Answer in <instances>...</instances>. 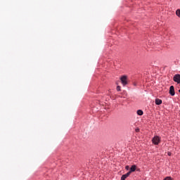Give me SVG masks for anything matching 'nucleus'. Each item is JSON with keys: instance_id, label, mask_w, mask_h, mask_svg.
<instances>
[{"instance_id": "nucleus-1", "label": "nucleus", "mask_w": 180, "mask_h": 180, "mask_svg": "<svg viewBox=\"0 0 180 180\" xmlns=\"http://www.w3.org/2000/svg\"><path fill=\"white\" fill-rule=\"evenodd\" d=\"M160 140L161 139H160V136H155V137L153 138L152 141L153 143L155 144V146H158V144H160Z\"/></svg>"}, {"instance_id": "nucleus-2", "label": "nucleus", "mask_w": 180, "mask_h": 180, "mask_svg": "<svg viewBox=\"0 0 180 180\" xmlns=\"http://www.w3.org/2000/svg\"><path fill=\"white\" fill-rule=\"evenodd\" d=\"M173 81H174V82H176L177 84H180V75H175L173 77Z\"/></svg>"}, {"instance_id": "nucleus-3", "label": "nucleus", "mask_w": 180, "mask_h": 180, "mask_svg": "<svg viewBox=\"0 0 180 180\" xmlns=\"http://www.w3.org/2000/svg\"><path fill=\"white\" fill-rule=\"evenodd\" d=\"M120 79L122 85H127V76H122Z\"/></svg>"}, {"instance_id": "nucleus-4", "label": "nucleus", "mask_w": 180, "mask_h": 180, "mask_svg": "<svg viewBox=\"0 0 180 180\" xmlns=\"http://www.w3.org/2000/svg\"><path fill=\"white\" fill-rule=\"evenodd\" d=\"M169 94L172 96H174L175 95V89L174 88V86H170Z\"/></svg>"}, {"instance_id": "nucleus-5", "label": "nucleus", "mask_w": 180, "mask_h": 180, "mask_svg": "<svg viewBox=\"0 0 180 180\" xmlns=\"http://www.w3.org/2000/svg\"><path fill=\"white\" fill-rule=\"evenodd\" d=\"M130 176V172H128L127 174H124L121 177V180H126V178Z\"/></svg>"}, {"instance_id": "nucleus-6", "label": "nucleus", "mask_w": 180, "mask_h": 180, "mask_svg": "<svg viewBox=\"0 0 180 180\" xmlns=\"http://www.w3.org/2000/svg\"><path fill=\"white\" fill-rule=\"evenodd\" d=\"M155 103L156 105H161V103H162V100L160 98H156Z\"/></svg>"}, {"instance_id": "nucleus-7", "label": "nucleus", "mask_w": 180, "mask_h": 180, "mask_svg": "<svg viewBox=\"0 0 180 180\" xmlns=\"http://www.w3.org/2000/svg\"><path fill=\"white\" fill-rule=\"evenodd\" d=\"M136 165H132L130 168V171H129L130 174H131V172H134V171H136Z\"/></svg>"}, {"instance_id": "nucleus-8", "label": "nucleus", "mask_w": 180, "mask_h": 180, "mask_svg": "<svg viewBox=\"0 0 180 180\" xmlns=\"http://www.w3.org/2000/svg\"><path fill=\"white\" fill-rule=\"evenodd\" d=\"M143 110H137V115H139V116H143Z\"/></svg>"}, {"instance_id": "nucleus-9", "label": "nucleus", "mask_w": 180, "mask_h": 180, "mask_svg": "<svg viewBox=\"0 0 180 180\" xmlns=\"http://www.w3.org/2000/svg\"><path fill=\"white\" fill-rule=\"evenodd\" d=\"M176 16H178L179 18H180V9H177L176 11Z\"/></svg>"}, {"instance_id": "nucleus-10", "label": "nucleus", "mask_w": 180, "mask_h": 180, "mask_svg": "<svg viewBox=\"0 0 180 180\" xmlns=\"http://www.w3.org/2000/svg\"><path fill=\"white\" fill-rule=\"evenodd\" d=\"M164 180H172V179L169 176H167Z\"/></svg>"}, {"instance_id": "nucleus-11", "label": "nucleus", "mask_w": 180, "mask_h": 180, "mask_svg": "<svg viewBox=\"0 0 180 180\" xmlns=\"http://www.w3.org/2000/svg\"><path fill=\"white\" fill-rule=\"evenodd\" d=\"M120 88H121L120 86H117V91H121Z\"/></svg>"}, {"instance_id": "nucleus-12", "label": "nucleus", "mask_w": 180, "mask_h": 180, "mask_svg": "<svg viewBox=\"0 0 180 180\" xmlns=\"http://www.w3.org/2000/svg\"><path fill=\"white\" fill-rule=\"evenodd\" d=\"M135 131H136V133H139V131H140V129L136 128V129H135Z\"/></svg>"}, {"instance_id": "nucleus-13", "label": "nucleus", "mask_w": 180, "mask_h": 180, "mask_svg": "<svg viewBox=\"0 0 180 180\" xmlns=\"http://www.w3.org/2000/svg\"><path fill=\"white\" fill-rule=\"evenodd\" d=\"M167 155L171 156V152H168Z\"/></svg>"}, {"instance_id": "nucleus-14", "label": "nucleus", "mask_w": 180, "mask_h": 180, "mask_svg": "<svg viewBox=\"0 0 180 180\" xmlns=\"http://www.w3.org/2000/svg\"><path fill=\"white\" fill-rule=\"evenodd\" d=\"M126 169H129V166H126Z\"/></svg>"}, {"instance_id": "nucleus-15", "label": "nucleus", "mask_w": 180, "mask_h": 180, "mask_svg": "<svg viewBox=\"0 0 180 180\" xmlns=\"http://www.w3.org/2000/svg\"><path fill=\"white\" fill-rule=\"evenodd\" d=\"M179 94H180V89L179 90Z\"/></svg>"}]
</instances>
